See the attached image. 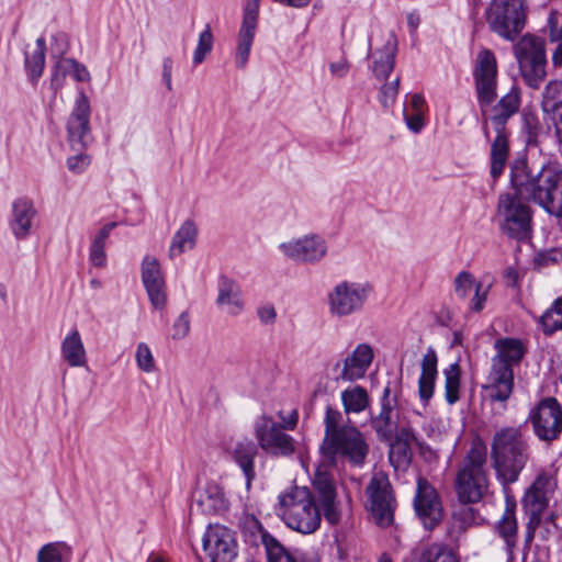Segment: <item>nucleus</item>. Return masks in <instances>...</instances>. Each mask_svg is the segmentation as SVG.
Masks as SVG:
<instances>
[{
  "instance_id": "obj_1",
  "label": "nucleus",
  "mask_w": 562,
  "mask_h": 562,
  "mask_svg": "<svg viewBox=\"0 0 562 562\" xmlns=\"http://www.w3.org/2000/svg\"><path fill=\"white\" fill-rule=\"evenodd\" d=\"M513 191L499 195L497 216L502 232L510 238L526 240L532 229V211L524 199L541 206L547 213L562 217V171L542 167L530 175L524 161L510 168Z\"/></svg>"
},
{
  "instance_id": "obj_16",
  "label": "nucleus",
  "mask_w": 562,
  "mask_h": 562,
  "mask_svg": "<svg viewBox=\"0 0 562 562\" xmlns=\"http://www.w3.org/2000/svg\"><path fill=\"white\" fill-rule=\"evenodd\" d=\"M374 359L371 345L361 342L344 360L334 363L331 371L336 381L355 382L364 378Z\"/></svg>"
},
{
  "instance_id": "obj_24",
  "label": "nucleus",
  "mask_w": 562,
  "mask_h": 562,
  "mask_svg": "<svg viewBox=\"0 0 562 562\" xmlns=\"http://www.w3.org/2000/svg\"><path fill=\"white\" fill-rule=\"evenodd\" d=\"M541 110L544 120L554 126L555 136L562 143V81H549L542 92Z\"/></svg>"
},
{
  "instance_id": "obj_5",
  "label": "nucleus",
  "mask_w": 562,
  "mask_h": 562,
  "mask_svg": "<svg viewBox=\"0 0 562 562\" xmlns=\"http://www.w3.org/2000/svg\"><path fill=\"white\" fill-rule=\"evenodd\" d=\"M67 135L70 148L77 151L67 158V168L80 175L85 172L91 164V156L85 149L91 144L92 135L90 131V103L88 97L81 92L75 103L67 122Z\"/></svg>"
},
{
  "instance_id": "obj_8",
  "label": "nucleus",
  "mask_w": 562,
  "mask_h": 562,
  "mask_svg": "<svg viewBox=\"0 0 562 562\" xmlns=\"http://www.w3.org/2000/svg\"><path fill=\"white\" fill-rule=\"evenodd\" d=\"M513 50L524 81L528 87L538 89L547 76L544 41L526 34L514 45Z\"/></svg>"
},
{
  "instance_id": "obj_54",
  "label": "nucleus",
  "mask_w": 562,
  "mask_h": 562,
  "mask_svg": "<svg viewBox=\"0 0 562 562\" xmlns=\"http://www.w3.org/2000/svg\"><path fill=\"white\" fill-rule=\"evenodd\" d=\"M190 331V316L188 312H182L172 325V339L180 340L188 336Z\"/></svg>"
},
{
  "instance_id": "obj_56",
  "label": "nucleus",
  "mask_w": 562,
  "mask_h": 562,
  "mask_svg": "<svg viewBox=\"0 0 562 562\" xmlns=\"http://www.w3.org/2000/svg\"><path fill=\"white\" fill-rule=\"evenodd\" d=\"M350 70V64L346 58L329 64V71L331 76L344 78Z\"/></svg>"
},
{
  "instance_id": "obj_50",
  "label": "nucleus",
  "mask_w": 562,
  "mask_h": 562,
  "mask_svg": "<svg viewBox=\"0 0 562 562\" xmlns=\"http://www.w3.org/2000/svg\"><path fill=\"white\" fill-rule=\"evenodd\" d=\"M137 368L145 373H151L156 369V362L149 346L146 342H139L135 351Z\"/></svg>"
},
{
  "instance_id": "obj_27",
  "label": "nucleus",
  "mask_w": 562,
  "mask_h": 562,
  "mask_svg": "<svg viewBox=\"0 0 562 562\" xmlns=\"http://www.w3.org/2000/svg\"><path fill=\"white\" fill-rule=\"evenodd\" d=\"M36 210L33 202L29 199H18L12 204L11 229L19 239H24L30 235Z\"/></svg>"
},
{
  "instance_id": "obj_44",
  "label": "nucleus",
  "mask_w": 562,
  "mask_h": 562,
  "mask_svg": "<svg viewBox=\"0 0 562 562\" xmlns=\"http://www.w3.org/2000/svg\"><path fill=\"white\" fill-rule=\"evenodd\" d=\"M548 38L550 43L555 44L552 50V65L558 68L562 66V26L558 24L554 14H550L548 19Z\"/></svg>"
},
{
  "instance_id": "obj_62",
  "label": "nucleus",
  "mask_w": 562,
  "mask_h": 562,
  "mask_svg": "<svg viewBox=\"0 0 562 562\" xmlns=\"http://www.w3.org/2000/svg\"><path fill=\"white\" fill-rule=\"evenodd\" d=\"M412 108L416 113H422L425 105V99L422 94H414L411 101Z\"/></svg>"
},
{
  "instance_id": "obj_36",
  "label": "nucleus",
  "mask_w": 562,
  "mask_h": 562,
  "mask_svg": "<svg viewBox=\"0 0 562 562\" xmlns=\"http://www.w3.org/2000/svg\"><path fill=\"white\" fill-rule=\"evenodd\" d=\"M116 226V222L108 223L103 225L94 235L89 249V260L92 266L98 268H103L106 266L105 244L110 233Z\"/></svg>"
},
{
  "instance_id": "obj_9",
  "label": "nucleus",
  "mask_w": 562,
  "mask_h": 562,
  "mask_svg": "<svg viewBox=\"0 0 562 562\" xmlns=\"http://www.w3.org/2000/svg\"><path fill=\"white\" fill-rule=\"evenodd\" d=\"M524 0H494L486 10L488 29L505 41L513 42L526 23Z\"/></svg>"
},
{
  "instance_id": "obj_40",
  "label": "nucleus",
  "mask_w": 562,
  "mask_h": 562,
  "mask_svg": "<svg viewBox=\"0 0 562 562\" xmlns=\"http://www.w3.org/2000/svg\"><path fill=\"white\" fill-rule=\"evenodd\" d=\"M341 402L346 414L363 412L369 406V394L360 385L341 392Z\"/></svg>"
},
{
  "instance_id": "obj_6",
  "label": "nucleus",
  "mask_w": 562,
  "mask_h": 562,
  "mask_svg": "<svg viewBox=\"0 0 562 562\" xmlns=\"http://www.w3.org/2000/svg\"><path fill=\"white\" fill-rule=\"evenodd\" d=\"M372 292L373 286L367 281H339L327 292L328 314L337 319L360 314Z\"/></svg>"
},
{
  "instance_id": "obj_37",
  "label": "nucleus",
  "mask_w": 562,
  "mask_h": 562,
  "mask_svg": "<svg viewBox=\"0 0 562 562\" xmlns=\"http://www.w3.org/2000/svg\"><path fill=\"white\" fill-rule=\"evenodd\" d=\"M252 524L258 529L259 537L266 549L268 562H296L281 543L260 526L258 520L254 519Z\"/></svg>"
},
{
  "instance_id": "obj_43",
  "label": "nucleus",
  "mask_w": 562,
  "mask_h": 562,
  "mask_svg": "<svg viewBox=\"0 0 562 562\" xmlns=\"http://www.w3.org/2000/svg\"><path fill=\"white\" fill-rule=\"evenodd\" d=\"M539 323L546 335H551L562 329V296L557 299L539 318Z\"/></svg>"
},
{
  "instance_id": "obj_15",
  "label": "nucleus",
  "mask_w": 562,
  "mask_h": 562,
  "mask_svg": "<svg viewBox=\"0 0 562 562\" xmlns=\"http://www.w3.org/2000/svg\"><path fill=\"white\" fill-rule=\"evenodd\" d=\"M557 486V469L553 465L539 470L524 496V504L532 516H540L548 507Z\"/></svg>"
},
{
  "instance_id": "obj_47",
  "label": "nucleus",
  "mask_w": 562,
  "mask_h": 562,
  "mask_svg": "<svg viewBox=\"0 0 562 562\" xmlns=\"http://www.w3.org/2000/svg\"><path fill=\"white\" fill-rule=\"evenodd\" d=\"M199 505L204 512H218L226 508L222 491L217 486L209 487L200 495Z\"/></svg>"
},
{
  "instance_id": "obj_59",
  "label": "nucleus",
  "mask_w": 562,
  "mask_h": 562,
  "mask_svg": "<svg viewBox=\"0 0 562 562\" xmlns=\"http://www.w3.org/2000/svg\"><path fill=\"white\" fill-rule=\"evenodd\" d=\"M397 441L403 442L405 447H409V445L416 441V435L411 427H402L397 428V432L395 435Z\"/></svg>"
},
{
  "instance_id": "obj_35",
  "label": "nucleus",
  "mask_w": 562,
  "mask_h": 562,
  "mask_svg": "<svg viewBox=\"0 0 562 562\" xmlns=\"http://www.w3.org/2000/svg\"><path fill=\"white\" fill-rule=\"evenodd\" d=\"M496 137L492 143L491 147V176L497 179L505 168L509 146L505 130H495Z\"/></svg>"
},
{
  "instance_id": "obj_17",
  "label": "nucleus",
  "mask_w": 562,
  "mask_h": 562,
  "mask_svg": "<svg viewBox=\"0 0 562 562\" xmlns=\"http://www.w3.org/2000/svg\"><path fill=\"white\" fill-rule=\"evenodd\" d=\"M414 508L424 527L428 530L434 529L442 519V505L438 493L422 476L417 479Z\"/></svg>"
},
{
  "instance_id": "obj_61",
  "label": "nucleus",
  "mask_w": 562,
  "mask_h": 562,
  "mask_svg": "<svg viewBox=\"0 0 562 562\" xmlns=\"http://www.w3.org/2000/svg\"><path fill=\"white\" fill-rule=\"evenodd\" d=\"M539 524V516H532L530 518V521L527 525L526 530V542H531L535 537V529L537 525Z\"/></svg>"
},
{
  "instance_id": "obj_12",
  "label": "nucleus",
  "mask_w": 562,
  "mask_h": 562,
  "mask_svg": "<svg viewBox=\"0 0 562 562\" xmlns=\"http://www.w3.org/2000/svg\"><path fill=\"white\" fill-rule=\"evenodd\" d=\"M369 509L373 520L380 527H389L394 520L395 496L387 475L373 473L368 486Z\"/></svg>"
},
{
  "instance_id": "obj_20",
  "label": "nucleus",
  "mask_w": 562,
  "mask_h": 562,
  "mask_svg": "<svg viewBox=\"0 0 562 562\" xmlns=\"http://www.w3.org/2000/svg\"><path fill=\"white\" fill-rule=\"evenodd\" d=\"M203 548L211 562H233L237 555L234 535L222 525L209 526L203 537Z\"/></svg>"
},
{
  "instance_id": "obj_41",
  "label": "nucleus",
  "mask_w": 562,
  "mask_h": 562,
  "mask_svg": "<svg viewBox=\"0 0 562 562\" xmlns=\"http://www.w3.org/2000/svg\"><path fill=\"white\" fill-rule=\"evenodd\" d=\"M445 375V398L448 404L453 405L460 398V366L454 362L443 370Z\"/></svg>"
},
{
  "instance_id": "obj_60",
  "label": "nucleus",
  "mask_w": 562,
  "mask_h": 562,
  "mask_svg": "<svg viewBox=\"0 0 562 562\" xmlns=\"http://www.w3.org/2000/svg\"><path fill=\"white\" fill-rule=\"evenodd\" d=\"M279 417L280 419L282 420L281 426L283 427V430L285 429H294L297 425V420H299V415H297V412L295 409H293L288 417H283L281 416V414H279Z\"/></svg>"
},
{
  "instance_id": "obj_28",
  "label": "nucleus",
  "mask_w": 562,
  "mask_h": 562,
  "mask_svg": "<svg viewBox=\"0 0 562 562\" xmlns=\"http://www.w3.org/2000/svg\"><path fill=\"white\" fill-rule=\"evenodd\" d=\"M437 363V353L434 348L429 347L423 356L420 363L422 372L418 380V393L420 400L424 402H428L434 395Z\"/></svg>"
},
{
  "instance_id": "obj_13",
  "label": "nucleus",
  "mask_w": 562,
  "mask_h": 562,
  "mask_svg": "<svg viewBox=\"0 0 562 562\" xmlns=\"http://www.w3.org/2000/svg\"><path fill=\"white\" fill-rule=\"evenodd\" d=\"M529 420L538 439L553 441L562 432V407L557 398L546 397L531 409Z\"/></svg>"
},
{
  "instance_id": "obj_21",
  "label": "nucleus",
  "mask_w": 562,
  "mask_h": 562,
  "mask_svg": "<svg viewBox=\"0 0 562 562\" xmlns=\"http://www.w3.org/2000/svg\"><path fill=\"white\" fill-rule=\"evenodd\" d=\"M259 18V0H247L244 7L243 21L237 35L235 64L244 69L248 63Z\"/></svg>"
},
{
  "instance_id": "obj_38",
  "label": "nucleus",
  "mask_w": 562,
  "mask_h": 562,
  "mask_svg": "<svg viewBox=\"0 0 562 562\" xmlns=\"http://www.w3.org/2000/svg\"><path fill=\"white\" fill-rule=\"evenodd\" d=\"M45 53L46 42L44 37H38L35 46L25 52V68L32 81H36L43 74Z\"/></svg>"
},
{
  "instance_id": "obj_30",
  "label": "nucleus",
  "mask_w": 562,
  "mask_h": 562,
  "mask_svg": "<svg viewBox=\"0 0 562 562\" xmlns=\"http://www.w3.org/2000/svg\"><path fill=\"white\" fill-rule=\"evenodd\" d=\"M67 75L80 82L90 80V74L85 65L72 58H61L57 61L50 79V87L55 92L63 88Z\"/></svg>"
},
{
  "instance_id": "obj_23",
  "label": "nucleus",
  "mask_w": 562,
  "mask_h": 562,
  "mask_svg": "<svg viewBox=\"0 0 562 562\" xmlns=\"http://www.w3.org/2000/svg\"><path fill=\"white\" fill-rule=\"evenodd\" d=\"M258 443L249 438L236 440L227 449V453L233 462L240 469L246 488L249 490L252 481L256 479L255 459L258 454Z\"/></svg>"
},
{
  "instance_id": "obj_48",
  "label": "nucleus",
  "mask_w": 562,
  "mask_h": 562,
  "mask_svg": "<svg viewBox=\"0 0 562 562\" xmlns=\"http://www.w3.org/2000/svg\"><path fill=\"white\" fill-rule=\"evenodd\" d=\"M481 281H476L474 276L469 271L459 272L453 280V291L458 299L467 300L470 292L476 288V284Z\"/></svg>"
},
{
  "instance_id": "obj_58",
  "label": "nucleus",
  "mask_w": 562,
  "mask_h": 562,
  "mask_svg": "<svg viewBox=\"0 0 562 562\" xmlns=\"http://www.w3.org/2000/svg\"><path fill=\"white\" fill-rule=\"evenodd\" d=\"M404 119L408 128L414 133H419L423 130L424 121L422 113L414 112L413 114L408 115L406 112H404Z\"/></svg>"
},
{
  "instance_id": "obj_2",
  "label": "nucleus",
  "mask_w": 562,
  "mask_h": 562,
  "mask_svg": "<svg viewBox=\"0 0 562 562\" xmlns=\"http://www.w3.org/2000/svg\"><path fill=\"white\" fill-rule=\"evenodd\" d=\"M530 459V438L520 427L507 426L495 431L491 460L496 479L504 486L518 481Z\"/></svg>"
},
{
  "instance_id": "obj_63",
  "label": "nucleus",
  "mask_w": 562,
  "mask_h": 562,
  "mask_svg": "<svg viewBox=\"0 0 562 562\" xmlns=\"http://www.w3.org/2000/svg\"><path fill=\"white\" fill-rule=\"evenodd\" d=\"M420 23L419 15L415 12L407 14V24L412 32H415Z\"/></svg>"
},
{
  "instance_id": "obj_57",
  "label": "nucleus",
  "mask_w": 562,
  "mask_h": 562,
  "mask_svg": "<svg viewBox=\"0 0 562 562\" xmlns=\"http://www.w3.org/2000/svg\"><path fill=\"white\" fill-rule=\"evenodd\" d=\"M172 68H173L172 59L170 57H165L162 59L161 77H162V81L168 91H172Z\"/></svg>"
},
{
  "instance_id": "obj_45",
  "label": "nucleus",
  "mask_w": 562,
  "mask_h": 562,
  "mask_svg": "<svg viewBox=\"0 0 562 562\" xmlns=\"http://www.w3.org/2000/svg\"><path fill=\"white\" fill-rule=\"evenodd\" d=\"M417 562H458V559L447 547L434 543L419 553Z\"/></svg>"
},
{
  "instance_id": "obj_22",
  "label": "nucleus",
  "mask_w": 562,
  "mask_h": 562,
  "mask_svg": "<svg viewBox=\"0 0 562 562\" xmlns=\"http://www.w3.org/2000/svg\"><path fill=\"white\" fill-rule=\"evenodd\" d=\"M397 406L396 395H391L390 384L385 385L381 396V409L379 414L372 415L371 427L380 441L391 443L397 432V419L395 408Z\"/></svg>"
},
{
  "instance_id": "obj_19",
  "label": "nucleus",
  "mask_w": 562,
  "mask_h": 562,
  "mask_svg": "<svg viewBox=\"0 0 562 562\" xmlns=\"http://www.w3.org/2000/svg\"><path fill=\"white\" fill-rule=\"evenodd\" d=\"M142 282L155 310L162 311L168 302L167 286L157 258L145 256L140 263Z\"/></svg>"
},
{
  "instance_id": "obj_46",
  "label": "nucleus",
  "mask_w": 562,
  "mask_h": 562,
  "mask_svg": "<svg viewBox=\"0 0 562 562\" xmlns=\"http://www.w3.org/2000/svg\"><path fill=\"white\" fill-rule=\"evenodd\" d=\"M497 532L504 539L508 549L516 544L517 521L513 512H505L497 524Z\"/></svg>"
},
{
  "instance_id": "obj_31",
  "label": "nucleus",
  "mask_w": 562,
  "mask_h": 562,
  "mask_svg": "<svg viewBox=\"0 0 562 562\" xmlns=\"http://www.w3.org/2000/svg\"><path fill=\"white\" fill-rule=\"evenodd\" d=\"M520 106V92L518 88L512 89L494 106V114L491 116V123L494 130H505L507 120L514 115Z\"/></svg>"
},
{
  "instance_id": "obj_10",
  "label": "nucleus",
  "mask_w": 562,
  "mask_h": 562,
  "mask_svg": "<svg viewBox=\"0 0 562 562\" xmlns=\"http://www.w3.org/2000/svg\"><path fill=\"white\" fill-rule=\"evenodd\" d=\"M472 76L477 102L481 106H487L497 97V59L490 48H481L474 59Z\"/></svg>"
},
{
  "instance_id": "obj_26",
  "label": "nucleus",
  "mask_w": 562,
  "mask_h": 562,
  "mask_svg": "<svg viewBox=\"0 0 562 562\" xmlns=\"http://www.w3.org/2000/svg\"><path fill=\"white\" fill-rule=\"evenodd\" d=\"M215 303L226 315H240L245 310V301L239 284L226 277L221 278Z\"/></svg>"
},
{
  "instance_id": "obj_7",
  "label": "nucleus",
  "mask_w": 562,
  "mask_h": 562,
  "mask_svg": "<svg viewBox=\"0 0 562 562\" xmlns=\"http://www.w3.org/2000/svg\"><path fill=\"white\" fill-rule=\"evenodd\" d=\"M319 452L330 465L342 459L353 467H362L369 454V445L363 434L353 426L328 441H322Z\"/></svg>"
},
{
  "instance_id": "obj_52",
  "label": "nucleus",
  "mask_w": 562,
  "mask_h": 562,
  "mask_svg": "<svg viewBox=\"0 0 562 562\" xmlns=\"http://www.w3.org/2000/svg\"><path fill=\"white\" fill-rule=\"evenodd\" d=\"M400 89V77L380 88L379 101L384 108H391L397 98Z\"/></svg>"
},
{
  "instance_id": "obj_39",
  "label": "nucleus",
  "mask_w": 562,
  "mask_h": 562,
  "mask_svg": "<svg viewBox=\"0 0 562 562\" xmlns=\"http://www.w3.org/2000/svg\"><path fill=\"white\" fill-rule=\"evenodd\" d=\"M72 547L65 541L44 544L37 552V562H71Z\"/></svg>"
},
{
  "instance_id": "obj_32",
  "label": "nucleus",
  "mask_w": 562,
  "mask_h": 562,
  "mask_svg": "<svg viewBox=\"0 0 562 562\" xmlns=\"http://www.w3.org/2000/svg\"><path fill=\"white\" fill-rule=\"evenodd\" d=\"M198 237V227L193 221L187 220L172 236L168 256L172 260L194 248Z\"/></svg>"
},
{
  "instance_id": "obj_64",
  "label": "nucleus",
  "mask_w": 562,
  "mask_h": 562,
  "mask_svg": "<svg viewBox=\"0 0 562 562\" xmlns=\"http://www.w3.org/2000/svg\"><path fill=\"white\" fill-rule=\"evenodd\" d=\"M147 562H169L165 557L156 553H150Z\"/></svg>"
},
{
  "instance_id": "obj_11",
  "label": "nucleus",
  "mask_w": 562,
  "mask_h": 562,
  "mask_svg": "<svg viewBox=\"0 0 562 562\" xmlns=\"http://www.w3.org/2000/svg\"><path fill=\"white\" fill-rule=\"evenodd\" d=\"M254 435L259 448L273 457H289L295 451L293 437L271 416L261 415L255 420Z\"/></svg>"
},
{
  "instance_id": "obj_42",
  "label": "nucleus",
  "mask_w": 562,
  "mask_h": 562,
  "mask_svg": "<svg viewBox=\"0 0 562 562\" xmlns=\"http://www.w3.org/2000/svg\"><path fill=\"white\" fill-rule=\"evenodd\" d=\"M324 438L323 441H328L330 438L338 436L345 429L350 428V425H346L344 414L330 406L326 407L325 417H324Z\"/></svg>"
},
{
  "instance_id": "obj_53",
  "label": "nucleus",
  "mask_w": 562,
  "mask_h": 562,
  "mask_svg": "<svg viewBox=\"0 0 562 562\" xmlns=\"http://www.w3.org/2000/svg\"><path fill=\"white\" fill-rule=\"evenodd\" d=\"M490 289L491 284L484 285L483 282L476 284L474 296L469 302L470 311L479 313L484 308Z\"/></svg>"
},
{
  "instance_id": "obj_18",
  "label": "nucleus",
  "mask_w": 562,
  "mask_h": 562,
  "mask_svg": "<svg viewBox=\"0 0 562 562\" xmlns=\"http://www.w3.org/2000/svg\"><path fill=\"white\" fill-rule=\"evenodd\" d=\"M329 467L331 465L326 463L323 459V462L315 470L313 487L322 506L325 519L329 524L335 525L339 521L340 514L336 503V484L331 473L328 471Z\"/></svg>"
},
{
  "instance_id": "obj_34",
  "label": "nucleus",
  "mask_w": 562,
  "mask_h": 562,
  "mask_svg": "<svg viewBox=\"0 0 562 562\" xmlns=\"http://www.w3.org/2000/svg\"><path fill=\"white\" fill-rule=\"evenodd\" d=\"M396 57V45L387 42L382 49L372 54L371 69L379 80L386 79L394 69Z\"/></svg>"
},
{
  "instance_id": "obj_3",
  "label": "nucleus",
  "mask_w": 562,
  "mask_h": 562,
  "mask_svg": "<svg viewBox=\"0 0 562 562\" xmlns=\"http://www.w3.org/2000/svg\"><path fill=\"white\" fill-rule=\"evenodd\" d=\"M277 515L291 529L308 535L321 525V512L308 487L293 486L279 495Z\"/></svg>"
},
{
  "instance_id": "obj_51",
  "label": "nucleus",
  "mask_w": 562,
  "mask_h": 562,
  "mask_svg": "<svg viewBox=\"0 0 562 562\" xmlns=\"http://www.w3.org/2000/svg\"><path fill=\"white\" fill-rule=\"evenodd\" d=\"M473 521V513L471 508H462L454 513L451 520L450 533L457 537L463 533Z\"/></svg>"
},
{
  "instance_id": "obj_29",
  "label": "nucleus",
  "mask_w": 562,
  "mask_h": 562,
  "mask_svg": "<svg viewBox=\"0 0 562 562\" xmlns=\"http://www.w3.org/2000/svg\"><path fill=\"white\" fill-rule=\"evenodd\" d=\"M494 348L497 353L492 358V363L498 364L499 361L507 369L518 364L526 352L524 344L516 338H499L495 341Z\"/></svg>"
},
{
  "instance_id": "obj_25",
  "label": "nucleus",
  "mask_w": 562,
  "mask_h": 562,
  "mask_svg": "<svg viewBox=\"0 0 562 562\" xmlns=\"http://www.w3.org/2000/svg\"><path fill=\"white\" fill-rule=\"evenodd\" d=\"M497 362L498 364L492 363L490 374L483 387L491 401L505 402L513 393L514 371L513 369L505 368L499 361Z\"/></svg>"
},
{
  "instance_id": "obj_33",
  "label": "nucleus",
  "mask_w": 562,
  "mask_h": 562,
  "mask_svg": "<svg viewBox=\"0 0 562 562\" xmlns=\"http://www.w3.org/2000/svg\"><path fill=\"white\" fill-rule=\"evenodd\" d=\"M60 352L69 367L78 368L87 364V352L77 329L68 333L61 341Z\"/></svg>"
},
{
  "instance_id": "obj_55",
  "label": "nucleus",
  "mask_w": 562,
  "mask_h": 562,
  "mask_svg": "<svg viewBox=\"0 0 562 562\" xmlns=\"http://www.w3.org/2000/svg\"><path fill=\"white\" fill-rule=\"evenodd\" d=\"M259 321L265 325H272L277 318V311L272 304H265L257 310Z\"/></svg>"
},
{
  "instance_id": "obj_14",
  "label": "nucleus",
  "mask_w": 562,
  "mask_h": 562,
  "mask_svg": "<svg viewBox=\"0 0 562 562\" xmlns=\"http://www.w3.org/2000/svg\"><path fill=\"white\" fill-rule=\"evenodd\" d=\"M284 257L301 263L314 265L322 261L328 252L327 241L317 234H307L291 238L279 245Z\"/></svg>"
},
{
  "instance_id": "obj_4",
  "label": "nucleus",
  "mask_w": 562,
  "mask_h": 562,
  "mask_svg": "<svg viewBox=\"0 0 562 562\" xmlns=\"http://www.w3.org/2000/svg\"><path fill=\"white\" fill-rule=\"evenodd\" d=\"M486 458V446L481 441L473 442L456 479V491L460 502L476 503L486 494L488 488Z\"/></svg>"
},
{
  "instance_id": "obj_49",
  "label": "nucleus",
  "mask_w": 562,
  "mask_h": 562,
  "mask_svg": "<svg viewBox=\"0 0 562 562\" xmlns=\"http://www.w3.org/2000/svg\"><path fill=\"white\" fill-rule=\"evenodd\" d=\"M213 34L211 27L207 25L204 31L201 32L196 47L193 52V64L200 65L205 56L211 53L213 48Z\"/></svg>"
}]
</instances>
